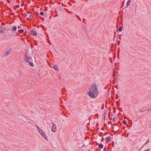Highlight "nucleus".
<instances>
[{
  "label": "nucleus",
  "mask_w": 151,
  "mask_h": 151,
  "mask_svg": "<svg viewBox=\"0 0 151 151\" xmlns=\"http://www.w3.org/2000/svg\"><path fill=\"white\" fill-rule=\"evenodd\" d=\"M27 63H28L29 65L30 66L32 67H33L34 66V65L31 61H29L28 62H27Z\"/></svg>",
  "instance_id": "12"
},
{
  "label": "nucleus",
  "mask_w": 151,
  "mask_h": 151,
  "mask_svg": "<svg viewBox=\"0 0 151 151\" xmlns=\"http://www.w3.org/2000/svg\"><path fill=\"white\" fill-rule=\"evenodd\" d=\"M88 95L91 98H94L95 97V94L92 92V91H89L87 93Z\"/></svg>",
  "instance_id": "6"
},
{
  "label": "nucleus",
  "mask_w": 151,
  "mask_h": 151,
  "mask_svg": "<svg viewBox=\"0 0 151 151\" xmlns=\"http://www.w3.org/2000/svg\"><path fill=\"white\" fill-rule=\"evenodd\" d=\"M12 32L15 33V31L17 30V27L16 26H13L12 27Z\"/></svg>",
  "instance_id": "10"
},
{
  "label": "nucleus",
  "mask_w": 151,
  "mask_h": 151,
  "mask_svg": "<svg viewBox=\"0 0 151 151\" xmlns=\"http://www.w3.org/2000/svg\"><path fill=\"white\" fill-rule=\"evenodd\" d=\"M18 32L20 34H22L24 32V30L23 29L19 30Z\"/></svg>",
  "instance_id": "15"
},
{
  "label": "nucleus",
  "mask_w": 151,
  "mask_h": 151,
  "mask_svg": "<svg viewBox=\"0 0 151 151\" xmlns=\"http://www.w3.org/2000/svg\"><path fill=\"white\" fill-rule=\"evenodd\" d=\"M26 16L28 17L27 19H29V18L33 17V16L32 15V14L29 13H28L26 15Z\"/></svg>",
  "instance_id": "9"
},
{
  "label": "nucleus",
  "mask_w": 151,
  "mask_h": 151,
  "mask_svg": "<svg viewBox=\"0 0 151 151\" xmlns=\"http://www.w3.org/2000/svg\"><path fill=\"white\" fill-rule=\"evenodd\" d=\"M32 55H31L29 52H27L24 56V60L26 63H27L29 61L32 60V58L31 57Z\"/></svg>",
  "instance_id": "1"
},
{
  "label": "nucleus",
  "mask_w": 151,
  "mask_h": 151,
  "mask_svg": "<svg viewBox=\"0 0 151 151\" xmlns=\"http://www.w3.org/2000/svg\"><path fill=\"white\" fill-rule=\"evenodd\" d=\"M103 107L102 106V107H101V109H103Z\"/></svg>",
  "instance_id": "28"
},
{
  "label": "nucleus",
  "mask_w": 151,
  "mask_h": 151,
  "mask_svg": "<svg viewBox=\"0 0 151 151\" xmlns=\"http://www.w3.org/2000/svg\"><path fill=\"white\" fill-rule=\"evenodd\" d=\"M40 14L41 15H43L44 14V12H40Z\"/></svg>",
  "instance_id": "19"
},
{
  "label": "nucleus",
  "mask_w": 151,
  "mask_h": 151,
  "mask_svg": "<svg viewBox=\"0 0 151 151\" xmlns=\"http://www.w3.org/2000/svg\"><path fill=\"white\" fill-rule=\"evenodd\" d=\"M104 139V138H102L101 139V141H103V139Z\"/></svg>",
  "instance_id": "25"
},
{
  "label": "nucleus",
  "mask_w": 151,
  "mask_h": 151,
  "mask_svg": "<svg viewBox=\"0 0 151 151\" xmlns=\"http://www.w3.org/2000/svg\"><path fill=\"white\" fill-rule=\"evenodd\" d=\"M7 1L8 3H10L9 0H7Z\"/></svg>",
  "instance_id": "22"
},
{
  "label": "nucleus",
  "mask_w": 151,
  "mask_h": 151,
  "mask_svg": "<svg viewBox=\"0 0 151 151\" xmlns=\"http://www.w3.org/2000/svg\"><path fill=\"white\" fill-rule=\"evenodd\" d=\"M99 147L100 149H102L103 147V145L101 143L99 145Z\"/></svg>",
  "instance_id": "16"
},
{
  "label": "nucleus",
  "mask_w": 151,
  "mask_h": 151,
  "mask_svg": "<svg viewBox=\"0 0 151 151\" xmlns=\"http://www.w3.org/2000/svg\"><path fill=\"white\" fill-rule=\"evenodd\" d=\"M49 43H50V45H51V43H50V42H49Z\"/></svg>",
  "instance_id": "27"
},
{
  "label": "nucleus",
  "mask_w": 151,
  "mask_h": 151,
  "mask_svg": "<svg viewBox=\"0 0 151 151\" xmlns=\"http://www.w3.org/2000/svg\"><path fill=\"white\" fill-rule=\"evenodd\" d=\"M150 151V150L149 149H148L147 150H145L144 151Z\"/></svg>",
  "instance_id": "23"
},
{
  "label": "nucleus",
  "mask_w": 151,
  "mask_h": 151,
  "mask_svg": "<svg viewBox=\"0 0 151 151\" xmlns=\"http://www.w3.org/2000/svg\"><path fill=\"white\" fill-rule=\"evenodd\" d=\"M122 27H120L119 29V31L120 32H121V31H122Z\"/></svg>",
  "instance_id": "17"
},
{
  "label": "nucleus",
  "mask_w": 151,
  "mask_h": 151,
  "mask_svg": "<svg viewBox=\"0 0 151 151\" xmlns=\"http://www.w3.org/2000/svg\"><path fill=\"white\" fill-rule=\"evenodd\" d=\"M122 123L124 124H126L127 123V122L126 121V120H123L122 122Z\"/></svg>",
  "instance_id": "18"
},
{
  "label": "nucleus",
  "mask_w": 151,
  "mask_h": 151,
  "mask_svg": "<svg viewBox=\"0 0 151 151\" xmlns=\"http://www.w3.org/2000/svg\"><path fill=\"white\" fill-rule=\"evenodd\" d=\"M12 1H13V0H11Z\"/></svg>",
  "instance_id": "29"
},
{
  "label": "nucleus",
  "mask_w": 151,
  "mask_h": 151,
  "mask_svg": "<svg viewBox=\"0 0 151 151\" xmlns=\"http://www.w3.org/2000/svg\"><path fill=\"white\" fill-rule=\"evenodd\" d=\"M147 111L148 112H150V111H151V109H147Z\"/></svg>",
  "instance_id": "21"
},
{
  "label": "nucleus",
  "mask_w": 151,
  "mask_h": 151,
  "mask_svg": "<svg viewBox=\"0 0 151 151\" xmlns=\"http://www.w3.org/2000/svg\"><path fill=\"white\" fill-rule=\"evenodd\" d=\"M11 48H10L9 50H7L4 53L3 56L4 57L7 56L11 53Z\"/></svg>",
  "instance_id": "5"
},
{
  "label": "nucleus",
  "mask_w": 151,
  "mask_h": 151,
  "mask_svg": "<svg viewBox=\"0 0 151 151\" xmlns=\"http://www.w3.org/2000/svg\"><path fill=\"white\" fill-rule=\"evenodd\" d=\"M131 2V0H128L127 3V4H126V6L128 7L129 6V5Z\"/></svg>",
  "instance_id": "14"
},
{
  "label": "nucleus",
  "mask_w": 151,
  "mask_h": 151,
  "mask_svg": "<svg viewBox=\"0 0 151 151\" xmlns=\"http://www.w3.org/2000/svg\"><path fill=\"white\" fill-rule=\"evenodd\" d=\"M30 34L31 35H33L34 36H36L37 34V32L35 31H34L33 30L30 31Z\"/></svg>",
  "instance_id": "7"
},
{
  "label": "nucleus",
  "mask_w": 151,
  "mask_h": 151,
  "mask_svg": "<svg viewBox=\"0 0 151 151\" xmlns=\"http://www.w3.org/2000/svg\"><path fill=\"white\" fill-rule=\"evenodd\" d=\"M111 137L110 136H108L107 137L106 139V142H109L111 140Z\"/></svg>",
  "instance_id": "13"
},
{
  "label": "nucleus",
  "mask_w": 151,
  "mask_h": 151,
  "mask_svg": "<svg viewBox=\"0 0 151 151\" xmlns=\"http://www.w3.org/2000/svg\"><path fill=\"white\" fill-rule=\"evenodd\" d=\"M37 130L41 135L45 139H47V137L45 132L42 131L37 125H36Z\"/></svg>",
  "instance_id": "3"
},
{
  "label": "nucleus",
  "mask_w": 151,
  "mask_h": 151,
  "mask_svg": "<svg viewBox=\"0 0 151 151\" xmlns=\"http://www.w3.org/2000/svg\"><path fill=\"white\" fill-rule=\"evenodd\" d=\"M53 68L56 70L58 71L59 70V69L57 65H54L53 66Z\"/></svg>",
  "instance_id": "11"
},
{
  "label": "nucleus",
  "mask_w": 151,
  "mask_h": 151,
  "mask_svg": "<svg viewBox=\"0 0 151 151\" xmlns=\"http://www.w3.org/2000/svg\"><path fill=\"white\" fill-rule=\"evenodd\" d=\"M147 143V142H146L145 143V144H146V143Z\"/></svg>",
  "instance_id": "30"
},
{
  "label": "nucleus",
  "mask_w": 151,
  "mask_h": 151,
  "mask_svg": "<svg viewBox=\"0 0 151 151\" xmlns=\"http://www.w3.org/2000/svg\"><path fill=\"white\" fill-rule=\"evenodd\" d=\"M77 17L78 18L79 20L80 21H81V19L80 18V17L78 15H76Z\"/></svg>",
  "instance_id": "20"
},
{
  "label": "nucleus",
  "mask_w": 151,
  "mask_h": 151,
  "mask_svg": "<svg viewBox=\"0 0 151 151\" xmlns=\"http://www.w3.org/2000/svg\"><path fill=\"white\" fill-rule=\"evenodd\" d=\"M52 126L51 128V130L53 132H55L56 131L57 126L55 124L53 123H52Z\"/></svg>",
  "instance_id": "4"
},
{
  "label": "nucleus",
  "mask_w": 151,
  "mask_h": 151,
  "mask_svg": "<svg viewBox=\"0 0 151 151\" xmlns=\"http://www.w3.org/2000/svg\"><path fill=\"white\" fill-rule=\"evenodd\" d=\"M147 143V142H146L145 143V144H146V143Z\"/></svg>",
  "instance_id": "31"
},
{
  "label": "nucleus",
  "mask_w": 151,
  "mask_h": 151,
  "mask_svg": "<svg viewBox=\"0 0 151 151\" xmlns=\"http://www.w3.org/2000/svg\"><path fill=\"white\" fill-rule=\"evenodd\" d=\"M114 125H115V126H117V125L116 124H114Z\"/></svg>",
  "instance_id": "26"
},
{
  "label": "nucleus",
  "mask_w": 151,
  "mask_h": 151,
  "mask_svg": "<svg viewBox=\"0 0 151 151\" xmlns=\"http://www.w3.org/2000/svg\"><path fill=\"white\" fill-rule=\"evenodd\" d=\"M113 119H113V121H114V122H115V118H114Z\"/></svg>",
  "instance_id": "24"
},
{
  "label": "nucleus",
  "mask_w": 151,
  "mask_h": 151,
  "mask_svg": "<svg viewBox=\"0 0 151 151\" xmlns=\"http://www.w3.org/2000/svg\"><path fill=\"white\" fill-rule=\"evenodd\" d=\"M5 28L3 27H0V33H3L5 32Z\"/></svg>",
  "instance_id": "8"
},
{
  "label": "nucleus",
  "mask_w": 151,
  "mask_h": 151,
  "mask_svg": "<svg viewBox=\"0 0 151 151\" xmlns=\"http://www.w3.org/2000/svg\"><path fill=\"white\" fill-rule=\"evenodd\" d=\"M90 91H92V92L95 94L96 96H97L99 94V92L97 91V89L96 85H92Z\"/></svg>",
  "instance_id": "2"
}]
</instances>
